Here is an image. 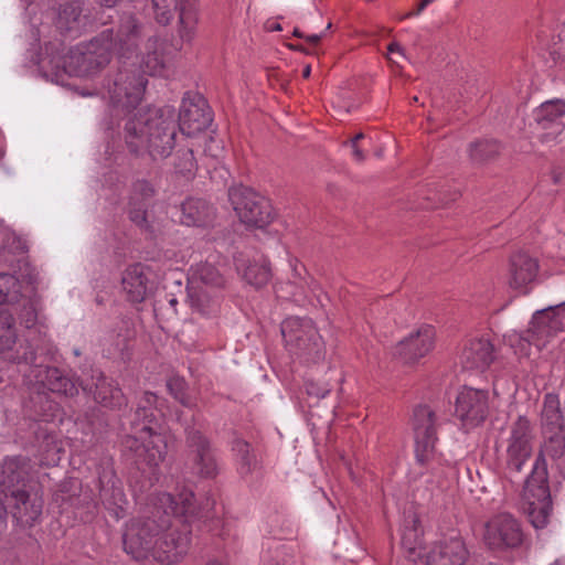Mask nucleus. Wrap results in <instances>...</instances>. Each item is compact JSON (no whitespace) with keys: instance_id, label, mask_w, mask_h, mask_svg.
<instances>
[{"instance_id":"1","label":"nucleus","mask_w":565,"mask_h":565,"mask_svg":"<svg viewBox=\"0 0 565 565\" xmlns=\"http://www.w3.org/2000/svg\"><path fill=\"white\" fill-rule=\"evenodd\" d=\"M136 65L125 60L108 77L106 88L113 111L117 117L125 116V140L131 152L148 150L153 159H163L171 154L175 145L174 111L171 107L138 108L147 78Z\"/></svg>"},{"instance_id":"2","label":"nucleus","mask_w":565,"mask_h":565,"mask_svg":"<svg viewBox=\"0 0 565 565\" xmlns=\"http://www.w3.org/2000/svg\"><path fill=\"white\" fill-rule=\"evenodd\" d=\"M193 492L183 489L178 498L170 493H158L150 499L142 516L132 519L122 535L125 552L136 561L152 557L157 536L169 526V513L193 512Z\"/></svg>"},{"instance_id":"3","label":"nucleus","mask_w":565,"mask_h":565,"mask_svg":"<svg viewBox=\"0 0 565 565\" xmlns=\"http://www.w3.org/2000/svg\"><path fill=\"white\" fill-rule=\"evenodd\" d=\"M106 35L97 34L89 42L77 45L64 56H44L39 61L42 75L57 84L64 85L67 76L88 78L105 68L110 60L111 52L105 42Z\"/></svg>"},{"instance_id":"4","label":"nucleus","mask_w":565,"mask_h":565,"mask_svg":"<svg viewBox=\"0 0 565 565\" xmlns=\"http://www.w3.org/2000/svg\"><path fill=\"white\" fill-rule=\"evenodd\" d=\"M194 498L192 499L193 512L169 513V526L161 531L156 539L152 558L163 565H173L180 562L189 552L191 545V530L189 525L181 523L175 516H196L210 518L214 501L207 499L206 504L196 508Z\"/></svg>"},{"instance_id":"5","label":"nucleus","mask_w":565,"mask_h":565,"mask_svg":"<svg viewBox=\"0 0 565 565\" xmlns=\"http://www.w3.org/2000/svg\"><path fill=\"white\" fill-rule=\"evenodd\" d=\"M154 420L153 409L141 411L131 423L136 434L140 435H128L122 441L124 450L131 454L136 463L156 467L164 459L167 444L151 426Z\"/></svg>"},{"instance_id":"6","label":"nucleus","mask_w":565,"mask_h":565,"mask_svg":"<svg viewBox=\"0 0 565 565\" xmlns=\"http://www.w3.org/2000/svg\"><path fill=\"white\" fill-rule=\"evenodd\" d=\"M281 335L290 351L318 362L324 356V345L309 318L290 317L282 321Z\"/></svg>"},{"instance_id":"7","label":"nucleus","mask_w":565,"mask_h":565,"mask_svg":"<svg viewBox=\"0 0 565 565\" xmlns=\"http://www.w3.org/2000/svg\"><path fill=\"white\" fill-rule=\"evenodd\" d=\"M525 490L532 493L529 497L525 512L535 529L547 525L552 512V499L547 486V468L543 459L535 460L531 473L525 480Z\"/></svg>"},{"instance_id":"8","label":"nucleus","mask_w":565,"mask_h":565,"mask_svg":"<svg viewBox=\"0 0 565 565\" xmlns=\"http://www.w3.org/2000/svg\"><path fill=\"white\" fill-rule=\"evenodd\" d=\"M146 25L139 17L130 11H122L118 17L116 29L103 30L99 35H108L106 46L120 58L129 60L136 54L145 36Z\"/></svg>"},{"instance_id":"9","label":"nucleus","mask_w":565,"mask_h":565,"mask_svg":"<svg viewBox=\"0 0 565 565\" xmlns=\"http://www.w3.org/2000/svg\"><path fill=\"white\" fill-rule=\"evenodd\" d=\"M185 430L186 465L191 473L201 479H214L220 467L209 439L188 420L183 423Z\"/></svg>"},{"instance_id":"10","label":"nucleus","mask_w":565,"mask_h":565,"mask_svg":"<svg viewBox=\"0 0 565 565\" xmlns=\"http://www.w3.org/2000/svg\"><path fill=\"white\" fill-rule=\"evenodd\" d=\"M228 199L241 222L263 228L271 221V206L267 199L247 186L238 185L228 190Z\"/></svg>"},{"instance_id":"11","label":"nucleus","mask_w":565,"mask_h":565,"mask_svg":"<svg viewBox=\"0 0 565 565\" xmlns=\"http://www.w3.org/2000/svg\"><path fill=\"white\" fill-rule=\"evenodd\" d=\"M9 358L17 363H25L34 366L33 372L36 381L51 392L71 397L78 393L76 383L67 377L60 369L50 366L42 367L41 364H38L36 353L29 343L21 344Z\"/></svg>"},{"instance_id":"12","label":"nucleus","mask_w":565,"mask_h":565,"mask_svg":"<svg viewBox=\"0 0 565 565\" xmlns=\"http://www.w3.org/2000/svg\"><path fill=\"white\" fill-rule=\"evenodd\" d=\"M524 534L519 521L509 513H500L484 525L483 541L491 550L516 548L523 543Z\"/></svg>"},{"instance_id":"13","label":"nucleus","mask_w":565,"mask_h":565,"mask_svg":"<svg viewBox=\"0 0 565 565\" xmlns=\"http://www.w3.org/2000/svg\"><path fill=\"white\" fill-rule=\"evenodd\" d=\"M533 428L525 416H519L511 425L505 463L510 472H521L533 451Z\"/></svg>"},{"instance_id":"14","label":"nucleus","mask_w":565,"mask_h":565,"mask_svg":"<svg viewBox=\"0 0 565 565\" xmlns=\"http://www.w3.org/2000/svg\"><path fill=\"white\" fill-rule=\"evenodd\" d=\"M198 0H152L154 19L167 25L174 13L179 12V34L183 41H190L196 24Z\"/></svg>"},{"instance_id":"15","label":"nucleus","mask_w":565,"mask_h":565,"mask_svg":"<svg viewBox=\"0 0 565 565\" xmlns=\"http://www.w3.org/2000/svg\"><path fill=\"white\" fill-rule=\"evenodd\" d=\"M565 330V301L537 310L530 322L529 329L520 335V340L534 343L548 339L557 332Z\"/></svg>"},{"instance_id":"16","label":"nucleus","mask_w":565,"mask_h":565,"mask_svg":"<svg viewBox=\"0 0 565 565\" xmlns=\"http://www.w3.org/2000/svg\"><path fill=\"white\" fill-rule=\"evenodd\" d=\"M415 454L424 465L434 455L437 441V419L435 412L427 405H418L413 414Z\"/></svg>"},{"instance_id":"17","label":"nucleus","mask_w":565,"mask_h":565,"mask_svg":"<svg viewBox=\"0 0 565 565\" xmlns=\"http://www.w3.org/2000/svg\"><path fill=\"white\" fill-rule=\"evenodd\" d=\"M157 191L151 182L139 179L132 183L127 213L129 220L139 227L140 231L153 234L154 228L149 218L150 202Z\"/></svg>"},{"instance_id":"18","label":"nucleus","mask_w":565,"mask_h":565,"mask_svg":"<svg viewBox=\"0 0 565 565\" xmlns=\"http://www.w3.org/2000/svg\"><path fill=\"white\" fill-rule=\"evenodd\" d=\"M212 111L201 95L186 96L182 99L179 111V128L186 136H194L205 130L212 122Z\"/></svg>"},{"instance_id":"19","label":"nucleus","mask_w":565,"mask_h":565,"mask_svg":"<svg viewBox=\"0 0 565 565\" xmlns=\"http://www.w3.org/2000/svg\"><path fill=\"white\" fill-rule=\"evenodd\" d=\"M455 413L465 426L479 425L488 415V393L482 390L463 387L456 398Z\"/></svg>"},{"instance_id":"20","label":"nucleus","mask_w":565,"mask_h":565,"mask_svg":"<svg viewBox=\"0 0 565 565\" xmlns=\"http://www.w3.org/2000/svg\"><path fill=\"white\" fill-rule=\"evenodd\" d=\"M30 460L23 456L8 457L0 465V491L4 498L15 490H26L30 479Z\"/></svg>"},{"instance_id":"21","label":"nucleus","mask_w":565,"mask_h":565,"mask_svg":"<svg viewBox=\"0 0 565 565\" xmlns=\"http://www.w3.org/2000/svg\"><path fill=\"white\" fill-rule=\"evenodd\" d=\"M539 262L525 252L511 255L508 268V286L520 292L527 294L529 286L536 279Z\"/></svg>"},{"instance_id":"22","label":"nucleus","mask_w":565,"mask_h":565,"mask_svg":"<svg viewBox=\"0 0 565 565\" xmlns=\"http://www.w3.org/2000/svg\"><path fill=\"white\" fill-rule=\"evenodd\" d=\"M469 556L462 537H446L430 547L425 554V565H465Z\"/></svg>"},{"instance_id":"23","label":"nucleus","mask_w":565,"mask_h":565,"mask_svg":"<svg viewBox=\"0 0 565 565\" xmlns=\"http://www.w3.org/2000/svg\"><path fill=\"white\" fill-rule=\"evenodd\" d=\"M434 343V328L423 326L401 340L395 347L394 354L405 363H412L427 355L433 350Z\"/></svg>"},{"instance_id":"24","label":"nucleus","mask_w":565,"mask_h":565,"mask_svg":"<svg viewBox=\"0 0 565 565\" xmlns=\"http://www.w3.org/2000/svg\"><path fill=\"white\" fill-rule=\"evenodd\" d=\"M9 513L21 526H32L42 513L43 502L36 493L15 490L9 495Z\"/></svg>"},{"instance_id":"25","label":"nucleus","mask_w":565,"mask_h":565,"mask_svg":"<svg viewBox=\"0 0 565 565\" xmlns=\"http://www.w3.org/2000/svg\"><path fill=\"white\" fill-rule=\"evenodd\" d=\"M99 483V498L105 509L117 520L124 518L128 502L120 480L113 471H104Z\"/></svg>"},{"instance_id":"26","label":"nucleus","mask_w":565,"mask_h":565,"mask_svg":"<svg viewBox=\"0 0 565 565\" xmlns=\"http://www.w3.org/2000/svg\"><path fill=\"white\" fill-rule=\"evenodd\" d=\"M494 360V348L489 339L476 338L469 340L460 354V361L467 370L484 371Z\"/></svg>"},{"instance_id":"27","label":"nucleus","mask_w":565,"mask_h":565,"mask_svg":"<svg viewBox=\"0 0 565 565\" xmlns=\"http://www.w3.org/2000/svg\"><path fill=\"white\" fill-rule=\"evenodd\" d=\"M164 44L157 36H149L143 44L140 54L136 55L140 74L158 75L161 74L166 66Z\"/></svg>"},{"instance_id":"28","label":"nucleus","mask_w":565,"mask_h":565,"mask_svg":"<svg viewBox=\"0 0 565 565\" xmlns=\"http://www.w3.org/2000/svg\"><path fill=\"white\" fill-rule=\"evenodd\" d=\"M234 262L243 279L255 288L265 286L271 277L270 268L263 256L250 262L243 254H238L234 257Z\"/></svg>"},{"instance_id":"29","label":"nucleus","mask_w":565,"mask_h":565,"mask_svg":"<svg viewBox=\"0 0 565 565\" xmlns=\"http://www.w3.org/2000/svg\"><path fill=\"white\" fill-rule=\"evenodd\" d=\"M145 267L140 264L128 267L121 279L122 289L131 302H141L146 299L149 287Z\"/></svg>"},{"instance_id":"30","label":"nucleus","mask_w":565,"mask_h":565,"mask_svg":"<svg viewBox=\"0 0 565 565\" xmlns=\"http://www.w3.org/2000/svg\"><path fill=\"white\" fill-rule=\"evenodd\" d=\"M214 209L203 199H188L181 204V222L188 226H206L214 220Z\"/></svg>"},{"instance_id":"31","label":"nucleus","mask_w":565,"mask_h":565,"mask_svg":"<svg viewBox=\"0 0 565 565\" xmlns=\"http://www.w3.org/2000/svg\"><path fill=\"white\" fill-rule=\"evenodd\" d=\"M216 291V289L204 288L198 284H189L188 297L191 307L203 316L215 315L218 309Z\"/></svg>"},{"instance_id":"32","label":"nucleus","mask_w":565,"mask_h":565,"mask_svg":"<svg viewBox=\"0 0 565 565\" xmlns=\"http://www.w3.org/2000/svg\"><path fill=\"white\" fill-rule=\"evenodd\" d=\"M94 386V399L103 406L109 408H120L126 404V399L121 390L114 383L113 380L107 379L102 373L97 376Z\"/></svg>"},{"instance_id":"33","label":"nucleus","mask_w":565,"mask_h":565,"mask_svg":"<svg viewBox=\"0 0 565 565\" xmlns=\"http://www.w3.org/2000/svg\"><path fill=\"white\" fill-rule=\"evenodd\" d=\"M565 115V103L551 100L543 103L536 111V121L542 129H552V134H558L563 129L562 118Z\"/></svg>"},{"instance_id":"34","label":"nucleus","mask_w":565,"mask_h":565,"mask_svg":"<svg viewBox=\"0 0 565 565\" xmlns=\"http://www.w3.org/2000/svg\"><path fill=\"white\" fill-rule=\"evenodd\" d=\"M541 425L545 435L563 430L564 419L557 395L552 393L545 395L541 412Z\"/></svg>"},{"instance_id":"35","label":"nucleus","mask_w":565,"mask_h":565,"mask_svg":"<svg viewBox=\"0 0 565 565\" xmlns=\"http://www.w3.org/2000/svg\"><path fill=\"white\" fill-rule=\"evenodd\" d=\"M545 456L550 457L559 471L565 473V435H563V430L546 435V440L536 460L539 458L545 460ZM544 462L546 463V461Z\"/></svg>"},{"instance_id":"36","label":"nucleus","mask_w":565,"mask_h":565,"mask_svg":"<svg viewBox=\"0 0 565 565\" xmlns=\"http://www.w3.org/2000/svg\"><path fill=\"white\" fill-rule=\"evenodd\" d=\"M501 152V145L494 139L478 140L469 145L468 153L475 166H482L495 160Z\"/></svg>"},{"instance_id":"37","label":"nucleus","mask_w":565,"mask_h":565,"mask_svg":"<svg viewBox=\"0 0 565 565\" xmlns=\"http://www.w3.org/2000/svg\"><path fill=\"white\" fill-rule=\"evenodd\" d=\"M18 339L13 315L0 308V353L12 351Z\"/></svg>"},{"instance_id":"38","label":"nucleus","mask_w":565,"mask_h":565,"mask_svg":"<svg viewBox=\"0 0 565 565\" xmlns=\"http://www.w3.org/2000/svg\"><path fill=\"white\" fill-rule=\"evenodd\" d=\"M189 284L217 290L224 286V278L213 265L202 264L196 267Z\"/></svg>"},{"instance_id":"39","label":"nucleus","mask_w":565,"mask_h":565,"mask_svg":"<svg viewBox=\"0 0 565 565\" xmlns=\"http://www.w3.org/2000/svg\"><path fill=\"white\" fill-rule=\"evenodd\" d=\"M401 544L409 553H415L422 545V529L415 514H408L405 518Z\"/></svg>"},{"instance_id":"40","label":"nucleus","mask_w":565,"mask_h":565,"mask_svg":"<svg viewBox=\"0 0 565 565\" xmlns=\"http://www.w3.org/2000/svg\"><path fill=\"white\" fill-rule=\"evenodd\" d=\"M233 450L238 457L239 473L242 477L252 475L258 468V460L252 452L248 443L242 439H236L233 444Z\"/></svg>"},{"instance_id":"41","label":"nucleus","mask_w":565,"mask_h":565,"mask_svg":"<svg viewBox=\"0 0 565 565\" xmlns=\"http://www.w3.org/2000/svg\"><path fill=\"white\" fill-rule=\"evenodd\" d=\"M21 298V284L19 279L6 273H0V305L14 303Z\"/></svg>"},{"instance_id":"42","label":"nucleus","mask_w":565,"mask_h":565,"mask_svg":"<svg viewBox=\"0 0 565 565\" xmlns=\"http://www.w3.org/2000/svg\"><path fill=\"white\" fill-rule=\"evenodd\" d=\"M84 11V2L73 0L61 8L58 18L61 21H64L70 29H72L73 24H78L82 17H85Z\"/></svg>"},{"instance_id":"43","label":"nucleus","mask_w":565,"mask_h":565,"mask_svg":"<svg viewBox=\"0 0 565 565\" xmlns=\"http://www.w3.org/2000/svg\"><path fill=\"white\" fill-rule=\"evenodd\" d=\"M39 449L42 454L41 461L45 465H56L61 457V447L56 443L54 436L44 434V440L39 445Z\"/></svg>"},{"instance_id":"44","label":"nucleus","mask_w":565,"mask_h":565,"mask_svg":"<svg viewBox=\"0 0 565 565\" xmlns=\"http://www.w3.org/2000/svg\"><path fill=\"white\" fill-rule=\"evenodd\" d=\"M167 387L170 394L183 406L189 408L194 406L192 398L186 394V383L184 379L180 376H172L168 380Z\"/></svg>"},{"instance_id":"45","label":"nucleus","mask_w":565,"mask_h":565,"mask_svg":"<svg viewBox=\"0 0 565 565\" xmlns=\"http://www.w3.org/2000/svg\"><path fill=\"white\" fill-rule=\"evenodd\" d=\"M175 170L183 174H193L196 170V161L193 154V150L190 148H182L177 151V159L174 162Z\"/></svg>"},{"instance_id":"46","label":"nucleus","mask_w":565,"mask_h":565,"mask_svg":"<svg viewBox=\"0 0 565 565\" xmlns=\"http://www.w3.org/2000/svg\"><path fill=\"white\" fill-rule=\"evenodd\" d=\"M306 392L309 396L316 397L317 399L323 398L332 390V385L324 381L309 380L305 384Z\"/></svg>"},{"instance_id":"47","label":"nucleus","mask_w":565,"mask_h":565,"mask_svg":"<svg viewBox=\"0 0 565 565\" xmlns=\"http://www.w3.org/2000/svg\"><path fill=\"white\" fill-rule=\"evenodd\" d=\"M551 55L555 61L561 60L565 62V24L558 30V33L552 39Z\"/></svg>"},{"instance_id":"48","label":"nucleus","mask_w":565,"mask_h":565,"mask_svg":"<svg viewBox=\"0 0 565 565\" xmlns=\"http://www.w3.org/2000/svg\"><path fill=\"white\" fill-rule=\"evenodd\" d=\"M147 409H159L158 406V396L151 392H145L143 396L140 398L138 406L135 411V416H139L141 414V411Z\"/></svg>"},{"instance_id":"49","label":"nucleus","mask_w":565,"mask_h":565,"mask_svg":"<svg viewBox=\"0 0 565 565\" xmlns=\"http://www.w3.org/2000/svg\"><path fill=\"white\" fill-rule=\"evenodd\" d=\"M8 501L9 498H4L3 492L0 491V535L7 530L9 514Z\"/></svg>"},{"instance_id":"50","label":"nucleus","mask_w":565,"mask_h":565,"mask_svg":"<svg viewBox=\"0 0 565 565\" xmlns=\"http://www.w3.org/2000/svg\"><path fill=\"white\" fill-rule=\"evenodd\" d=\"M302 273L306 274V268L302 265L296 264L292 267V284L300 288L303 286H310L309 280L306 277H302Z\"/></svg>"},{"instance_id":"51","label":"nucleus","mask_w":565,"mask_h":565,"mask_svg":"<svg viewBox=\"0 0 565 565\" xmlns=\"http://www.w3.org/2000/svg\"><path fill=\"white\" fill-rule=\"evenodd\" d=\"M294 35L300 39H305L309 44L316 46L321 39L323 38V33L321 34H312V35H305L299 29L294 30Z\"/></svg>"},{"instance_id":"52","label":"nucleus","mask_w":565,"mask_h":565,"mask_svg":"<svg viewBox=\"0 0 565 565\" xmlns=\"http://www.w3.org/2000/svg\"><path fill=\"white\" fill-rule=\"evenodd\" d=\"M35 320H36V315H35V311L33 310V308H31V307L25 308V312L22 317V321L24 322L25 327L31 328L35 323Z\"/></svg>"},{"instance_id":"53","label":"nucleus","mask_w":565,"mask_h":565,"mask_svg":"<svg viewBox=\"0 0 565 565\" xmlns=\"http://www.w3.org/2000/svg\"><path fill=\"white\" fill-rule=\"evenodd\" d=\"M434 0H422L415 11H412V12H408L405 14L404 18H409V17H413V15H418L430 2H433Z\"/></svg>"},{"instance_id":"54","label":"nucleus","mask_w":565,"mask_h":565,"mask_svg":"<svg viewBox=\"0 0 565 565\" xmlns=\"http://www.w3.org/2000/svg\"><path fill=\"white\" fill-rule=\"evenodd\" d=\"M353 157L356 161H363L365 156L363 151L358 147V145H351Z\"/></svg>"},{"instance_id":"55","label":"nucleus","mask_w":565,"mask_h":565,"mask_svg":"<svg viewBox=\"0 0 565 565\" xmlns=\"http://www.w3.org/2000/svg\"><path fill=\"white\" fill-rule=\"evenodd\" d=\"M290 47H291L292 50L300 51V52H302V53H305V54H318V51H317V49H316V47H313V49L311 50V49L306 47V46H305V45H302V44H299V45H290Z\"/></svg>"},{"instance_id":"56","label":"nucleus","mask_w":565,"mask_h":565,"mask_svg":"<svg viewBox=\"0 0 565 565\" xmlns=\"http://www.w3.org/2000/svg\"><path fill=\"white\" fill-rule=\"evenodd\" d=\"M0 264H11L10 253L6 247L0 248Z\"/></svg>"},{"instance_id":"57","label":"nucleus","mask_w":565,"mask_h":565,"mask_svg":"<svg viewBox=\"0 0 565 565\" xmlns=\"http://www.w3.org/2000/svg\"><path fill=\"white\" fill-rule=\"evenodd\" d=\"M388 52L391 53H398L401 55H404V50L403 47L396 43V42H393L388 45Z\"/></svg>"},{"instance_id":"58","label":"nucleus","mask_w":565,"mask_h":565,"mask_svg":"<svg viewBox=\"0 0 565 565\" xmlns=\"http://www.w3.org/2000/svg\"><path fill=\"white\" fill-rule=\"evenodd\" d=\"M120 0H97V2L104 7L113 8L116 6Z\"/></svg>"},{"instance_id":"59","label":"nucleus","mask_w":565,"mask_h":565,"mask_svg":"<svg viewBox=\"0 0 565 565\" xmlns=\"http://www.w3.org/2000/svg\"><path fill=\"white\" fill-rule=\"evenodd\" d=\"M363 138L364 135L362 132H359L350 140V145H358V141L362 140Z\"/></svg>"},{"instance_id":"60","label":"nucleus","mask_w":565,"mask_h":565,"mask_svg":"<svg viewBox=\"0 0 565 565\" xmlns=\"http://www.w3.org/2000/svg\"><path fill=\"white\" fill-rule=\"evenodd\" d=\"M310 72H311V67L310 65H307L305 68H303V72H302V75L305 78H308L310 76Z\"/></svg>"},{"instance_id":"61","label":"nucleus","mask_w":565,"mask_h":565,"mask_svg":"<svg viewBox=\"0 0 565 565\" xmlns=\"http://www.w3.org/2000/svg\"><path fill=\"white\" fill-rule=\"evenodd\" d=\"M270 30H271V31H279V30H281V26H280V24L276 23V24H274V25L270 28Z\"/></svg>"},{"instance_id":"62","label":"nucleus","mask_w":565,"mask_h":565,"mask_svg":"<svg viewBox=\"0 0 565 565\" xmlns=\"http://www.w3.org/2000/svg\"><path fill=\"white\" fill-rule=\"evenodd\" d=\"M81 386H82V388H83L84 391H86V390L92 391V386H88V384H83V383H81Z\"/></svg>"},{"instance_id":"63","label":"nucleus","mask_w":565,"mask_h":565,"mask_svg":"<svg viewBox=\"0 0 565 565\" xmlns=\"http://www.w3.org/2000/svg\"><path fill=\"white\" fill-rule=\"evenodd\" d=\"M170 303L171 305H175L177 303V299H171Z\"/></svg>"},{"instance_id":"64","label":"nucleus","mask_w":565,"mask_h":565,"mask_svg":"<svg viewBox=\"0 0 565 565\" xmlns=\"http://www.w3.org/2000/svg\"><path fill=\"white\" fill-rule=\"evenodd\" d=\"M331 25H332L331 23H328L327 30H329L331 28Z\"/></svg>"}]
</instances>
